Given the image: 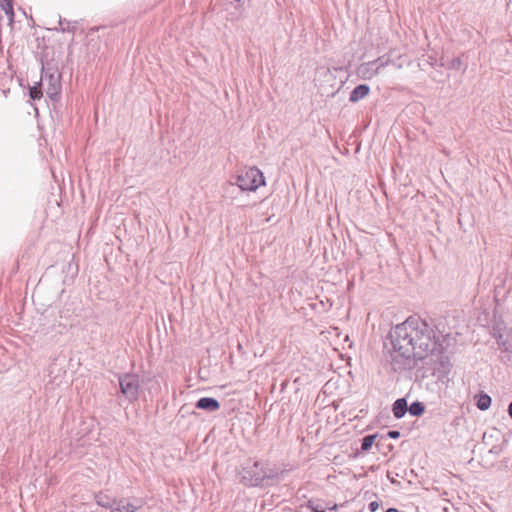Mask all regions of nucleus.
<instances>
[{"instance_id": "f257e3e1", "label": "nucleus", "mask_w": 512, "mask_h": 512, "mask_svg": "<svg viewBox=\"0 0 512 512\" xmlns=\"http://www.w3.org/2000/svg\"><path fill=\"white\" fill-rule=\"evenodd\" d=\"M446 323L439 321L430 327L419 317H409L396 325L390 333L393 352L391 365L394 371L414 369L419 360L430 356L432 361L445 367L448 363Z\"/></svg>"}, {"instance_id": "f03ea898", "label": "nucleus", "mask_w": 512, "mask_h": 512, "mask_svg": "<svg viewBox=\"0 0 512 512\" xmlns=\"http://www.w3.org/2000/svg\"><path fill=\"white\" fill-rule=\"evenodd\" d=\"M236 184L242 191H255L260 186L265 185V180L258 168L250 167L238 174Z\"/></svg>"}, {"instance_id": "7ed1b4c3", "label": "nucleus", "mask_w": 512, "mask_h": 512, "mask_svg": "<svg viewBox=\"0 0 512 512\" xmlns=\"http://www.w3.org/2000/svg\"><path fill=\"white\" fill-rule=\"evenodd\" d=\"M241 480L248 486L264 485L263 465L260 462L246 464L241 472Z\"/></svg>"}, {"instance_id": "20e7f679", "label": "nucleus", "mask_w": 512, "mask_h": 512, "mask_svg": "<svg viewBox=\"0 0 512 512\" xmlns=\"http://www.w3.org/2000/svg\"><path fill=\"white\" fill-rule=\"evenodd\" d=\"M121 393L130 401L136 400L139 392V378L135 374H123L119 376Z\"/></svg>"}, {"instance_id": "39448f33", "label": "nucleus", "mask_w": 512, "mask_h": 512, "mask_svg": "<svg viewBox=\"0 0 512 512\" xmlns=\"http://www.w3.org/2000/svg\"><path fill=\"white\" fill-rule=\"evenodd\" d=\"M41 85L45 87L46 94L48 97L56 101L61 92V83L59 74L45 75L41 79Z\"/></svg>"}, {"instance_id": "423d86ee", "label": "nucleus", "mask_w": 512, "mask_h": 512, "mask_svg": "<svg viewBox=\"0 0 512 512\" xmlns=\"http://www.w3.org/2000/svg\"><path fill=\"white\" fill-rule=\"evenodd\" d=\"M196 408L207 412H215L219 409L220 403L212 397H202L196 402Z\"/></svg>"}, {"instance_id": "0eeeda50", "label": "nucleus", "mask_w": 512, "mask_h": 512, "mask_svg": "<svg viewBox=\"0 0 512 512\" xmlns=\"http://www.w3.org/2000/svg\"><path fill=\"white\" fill-rule=\"evenodd\" d=\"M307 508L312 512H336V505H328L321 500H309Z\"/></svg>"}, {"instance_id": "6e6552de", "label": "nucleus", "mask_w": 512, "mask_h": 512, "mask_svg": "<svg viewBox=\"0 0 512 512\" xmlns=\"http://www.w3.org/2000/svg\"><path fill=\"white\" fill-rule=\"evenodd\" d=\"M370 92V88L366 84H360L356 86L350 93L349 101L356 103L365 98Z\"/></svg>"}, {"instance_id": "1a4fd4ad", "label": "nucleus", "mask_w": 512, "mask_h": 512, "mask_svg": "<svg viewBox=\"0 0 512 512\" xmlns=\"http://www.w3.org/2000/svg\"><path fill=\"white\" fill-rule=\"evenodd\" d=\"M122 503L125 506L124 512H135L140 509L145 504V500L143 498L133 497V498H122Z\"/></svg>"}, {"instance_id": "9d476101", "label": "nucleus", "mask_w": 512, "mask_h": 512, "mask_svg": "<svg viewBox=\"0 0 512 512\" xmlns=\"http://www.w3.org/2000/svg\"><path fill=\"white\" fill-rule=\"evenodd\" d=\"M95 501L99 506L109 509L111 512L113 505L117 502V499L110 497L106 493L100 492L95 495Z\"/></svg>"}, {"instance_id": "9b49d317", "label": "nucleus", "mask_w": 512, "mask_h": 512, "mask_svg": "<svg viewBox=\"0 0 512 512\" xmlns=\"http://www.w3.org/2000/svg\"><path fill=\"white\" fill-rule=\"evenodd\" d=\"M408 411V405L405 398L397 399L392 406V412L395 418H402Z\"/></svg>"}, {"instance_id": "f8f14e48", "label": "nucleus", "mask_w": 512, "mask_h": 512, "mask_svg": "<svg viewBox=\"0 0 512 512\" xmlns=\"http://www.w3.org/2000/svg\"><path fill=\"white\" fill-rule=\"evenodd\" d=\"M386 63L384 62H380V59L379 60H376V61H372V62H369V63H366L364 65L361 66L360 68V72L363 74V75H367V72L368 70L370 69H373L374 66H376V68L374 69V71L372 73H370V75L368 77H372L373 75L377 74L379 69L384 67Z\"/></svg>"}, {"instance_id": "ddd939ff", "label": "nucleus", "mask_w": 512, "mask_h": 512, "mask_svg": "<svg viewBox=\"0 0 512 512\" xmlns=\"http://www.w3.org/2000/svg\"><path fill=\"white\" fill-rule=\"evenodd\" d=\"M60 28H54L56 31L61 32H74L77 27V22L67 21L66 19H59Z\"/></svg>"}, {"instance_id": "4468645a", "label": "nucleus", "mask_w": 512, "mask_h": 512, "mask_svg": "<svg viewBox=\"0 0 512 512\" xmlns=\"http://www.w3.org/2000/svg\"><path fill=\"white\" fill-rule=\"evenodd\" d=\"M263 474H264V485L268 484V481L277 479L280 474L283 472H279L278 469L269 468L263 466Z\"/></svg>"}, {"instance_id": "2eb2a0df", "label": "nucleus", "mask_w": 512, "mask_h": 512, "mask_svg": "<svg viewBox=\"0 0 512 512\" xmlns=\"http://www.w3.org/2000/svg\"><path fill=\"white\" fill-rule=\"evenodd\" d=\"M476 405L480 410H487L491 405V397L487 394H479Z\"/></svg>"}, {"instance_id": "dca6fc26", "label": "nucleus", "mask_w": 512, "mask_h": 512, "mask_svg": "<svg viewBox=\"0 0 512 512\" xmlns=\"http://www.w3.org/2000/svg\"><path fill=\"white\" fill-rule=\"evenodd\" d=\"M425 411L424 404L419 401L413 402L410 406H408V412L412 416H421Z\"/></svg>"}, {"instance_id": "f3484780", "label": "nucleus", "mask_w": 512, "mask_h": 512, "mask_svg": "<svg viewBox=\"0 0 512 512\" xmlns=\"http://www.w3.org/2000/svg\"><path fill=\"white\" fill-rule=\"evenodd\" d=\"M0 7L5 12V14L9 17L10 21H13L14 12L12 0H0Z\"/></svg>"}, {"instance_id": "a211bd4d", "label": "nucleus", "mask_w": 512, "mask_h": 512, "mask_svg": "<svg viewBox=\"0 0 512 512\" xmlns=\"http://www.w3.org/2000/svg\"><path fill=\"white\" fill-rule=\"evenodd\" d=\"M376 437L377 435H366L365 437H363L361 443V450L368 451L372 447Z\"/></svg>"}, {"instance_id": "6ab92c4d", "label": "nucleus", "mask_w": 512, "mask_h": 512, "mask_svg": "<svg viewBox=\"0 0 512 512\" xmlns=\"http://www.w3.org/2000/svg\"><path fill=\"white\" fill-rule=\"evenodd\" d=\"M29 94L33 100L40 99L42 97V90L40 87L34 86L30 88Z\"/></svg>"}, {"instance_id": "aec40b11", "label": "nucleus", "mask_w": 512, "mask_h": 512, "mask_svg": "<svg viewBox=\"0 0 512 512\" xmlns=\"http://www.w3.org/2000/svg\"><path fill=\"white\" fill-rule=\"evenodd\" d=\"M387 435L389 438L397 439L400 436V432L397 430H390Z\"/></svg>"}, {"instance_id": "412c9836", "label": "nucleus", "mask_w": 512, "mask_h": 512, "mask_svg": "<svg viewBox=\"0 0 512 512\" xmlns=\"http://www.w3.org/2000/svg\"><path fill=\"white\" fill-rule=\"evenodd\" d=\"M368 507L371 512H375L379 508V503L376 501H372L369 503Z\"/></svg>"}, {"instance_id": "4be33fe9", "label": "nucleus", "mask_w": 512, "mask_h": 512, "mask_svg": "<svg viewBox=\"0 0 512 512\" xmlns=\"http://www.w3.org/2000/svg\"><path fill=\"white\" fill-rule=\"evenodd\" d=\"M508 413H509L510 417L512 418V402L509 404Z\"/></svg>"}, {"instance_id": "5701e85b", "label": "nucleus", "mask_w": 512, "mask_h": 512, "mask_svg": "<svg viewBox=\"0 0 512 512\" xmlns=\"http://www.w3.org/2000/svg\"><path fill=\"white\" fill-rule=\"evenodd\" d=\"M386 512H399V511L395 508H389Z\"/></svg>"}, {"instance_id": "b1692460", "label": "nucleus", "mask_w": 512, "mask_h": 512, "mask_svg": "<svg viewBox=\"0 0 512 512\" xmlns=\"http://www.w3.org/2000/svg\"><path fill=\"white\" fill-rule=\"evenodd\" d=\"M443 511H444V512H448V508L444 507V508H443Z\"/></svg>"}, {"instance_id": "393cba45", "label": "nucleus", "mask_w": 512, "mask_h": 512, "mask_svg": "<svg viewBox=\"0 0 512 512\" xmlns=\"http://www.w3.org/2000/svg\"><path fill=\"white\" fill-rule=\"evenodd\" d=\"M236 2H240L241 0H235Z\"/></svg>"}]
</instances>
